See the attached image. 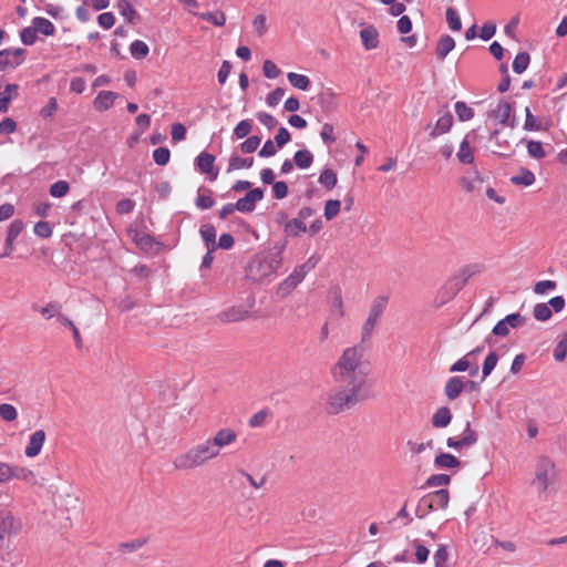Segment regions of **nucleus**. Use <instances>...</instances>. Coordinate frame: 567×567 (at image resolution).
<instances>
[{"instance_id":"1","label":"nucleus","mask_w":567,"mask_h":567,"mask_svg":"<svg viewBox=\"0 0 567 567\" xmlns=\"http://www.w3.org/2000/svg\"><path fill=\"white\" fill-rule=\"evenodd\" d=\"M369 372V362L364 360L361 346L346 348L331 368V375L337 383L362 390Z\"/></svg>"},{"instance_id":"2","label":"nucleus","mask_w":567,"mask_h":567,"mask_svg":"<svg viewBox=\"0 0 567 567\" xmlns=\"http://www.w3.org/2000/svg\"><path fill=\"white\" fill-rule=\"evenodd\" d=\"M365 399L363 390L358 386H334L326 393L323 410L328 415H338L351 410Z\"/></svg>"},{"instance_id":"3","label":"nucleus","mask_w":567,"mask_h":567,"mask_svg":"<svg viewBox=\"0 0 567 567\" xmlns=\"http://www.w3.org/2000/svg\"><path fill=\"white\" fill-rule=\"evenodd\" d=\"M284 246L255 255L246 267V275L252 281H261L275 274L282 264Z\"/></svg>"},{"instance_id":"4","label":"nucleus","mask_w":567,"mask_h":567,"mask_svg":"<svg viewBox=\"0 0 567 567\" xmlns=\"http://www.w3.org/2000/svg\"><path fill=\"white\" fill-rule=\"evenodd\" d=\"M217 458L207 439L185 452L177 454L172 464L176 471H190L202 467Z\"/></svg>"},{"instance_id":"5","label":"nucleus","mask_w":567,"mask_h":567,"mask_svg":"<svg viewBox=\"0 0 567 567\" xmlns=\"http://www.w3.org/2000/svg\"><path fill=\"white\" fill-rule=\"evenodd\" d=\"M534 474L535 478L533 484L536 485L540 492H546L557 476L555 462L548 456H539L535 465Z\"/></svg>"},{"instance_id":"6","label":"nucleus","mask_w":567,"mask_h":567,"mask_svg":"<svg viewBox=\"0 0 567 567\" xmlns=\"http://www.w3.org/2000/svg\"><path fill=\"white\" fill-rule=\"evenodd\" d=\"M482 272V266L478 264L466 265L462 269L458 270L453 277L449 279L445 285V289H449L451 292V297H454L458 291H461L467 281Z\"/></svg>"},{"instance_id":"7","label":"nucleus","mask_w":567,"mask_h":567,"mask_svg":"<svg viewBox=\"0 0 567 567\" xmlns=\"http://www.w3.org/2000/svg\"><path fill=\"white\" fill-rule=\"evenodd\" d=\"M23 529L22 519L11 511L0 509V540L6 537H16Z\"/></svg>"},{"instance_id":"8","label":"nucleus","mask_w":567,"mask_h":567,"mask_svg":"<svg viewBox=\"0 0 567 567\" xmlns=\"http://www.w3.org/2000/svg\"><path fill=\"white\" fill-rule=\"evenodd\" d=\"M320 257L318 255L310 256L306 262L297 266L289 277L282 282V287H287L289 290L295 289L319 262Z\"/></svg>"},{"instance_id":"9","label":"nucleus","mask_w":567,"mask_h":567,"mask_svg":"<svg viewBox=\"0 0 567 567\" xmlns=\"http://www.w3.org/2000/svg\"><path fill=\"white\" fill-rule=\"evenodd\" d=\"M457 184L460 185L461 189L466 194H480L483 188L484 176L477 168L473 167L471 169H467L457 179Z\"/></svg>"},{"instance_id":"10","label":"nucleus","mask_w":567,"mask_h":567,"mask_svg":"<svg viewBox=\"0 0 567 567\" xmlns=\"http://www.w3.org/2000/svg\"><path fill=\"white\" fill-rule=\"evenodd\" d=\"M207 441L218 457L223 449L234 444L237 441V433L230 427H223L219 429L213 437H208Z\"/></svg>"},{"instance_id":"11","label":"nucleus","mask_w":567,"mask_h":567,"mask_svg":"<svg viewBox=\"0 0 567 567\" xmlns=\"http://www.w3.org/2000/svg\"><path fill=\"white\" fill-rule=\"evenodd\" d=\"M450 501V493L447 489L442 488L439 489L427 496H424L420 499L417 505V511L421 506H425L426 509H437V508H446Z\"/></svg>"},{"instance_id":"12","label":"nucleus","mask_w":567,"mask_h":567,"mask_svg":"<svg viewBox=\"0 0 567 567\" xmlns=\"http://www.w3.org/2000/svg\"><path fill=\"white\" fill-rule=\"evenodd\" d=\"M250 317L249 310L241 306H231L221 310L217 315V320L221 323H234L240 322Z\"/></svg>"},{"instance_id":"13","label":"nucleus","mask_w":567,"mask_h":567,"mask_svg":"<svg viewBox=\"0 0 567 567\" xmlns=\"http://www.w3.org/2000/svg\"><path fill=\"white\" fill-rule=\"evenodd\" d=\"M477 434L471 427V423L466 422L465 430L463 435L460 439L449 437L446 440V445L454 450H462L464 447H470L476 444Z\"/></svg>"},{"instance_id":"14","label":"nucleus","mask_w":567,"mask_h":567,"mask_svg":"<svg viewBox=\"0 0 567 567\" xmlns=\"http://www.w3.org/2000/svg\"><path fill=\"white\" fill-rule=\"evenodd\" d=\"M24 53L25 50L21 48L0 51V71L20 65L24 60Z\"/></svg>"},{"instance_id":"15","label":"nucleus","mask_w":567,"mask_h":567,"mask_svg":"<svg viewBox=\"0 0 567 567\" xmlns=\"http://www.w3.org/2000/svg\"><path fill=\"white\" fill-rule=\"evenodd\" d=\"M262 197L264 192L261 188H254L249 190L243 198L237 200V210L241 213H251L256 207V203L261 200Z\"/></svg>"},{"instance_id":"16","label":"nucleus","mask_w":567,"mask_h":567,"mask_svg":"<svg viewBox=\"0 0 567 567\" xmlns=\"http://www.w3.org/2000/svg\"><path fill=\"white\" fill-rule=\"evenodd\" d=\"M23 221L20 219H14L8 227L7 238L4 243V251L0 254V258H4L10 256L13 250V241L23 230Z\"/></svg>"},{"instance_id":"17","label":"nucleus","mask_w":567,"mask_h":567,"mask_svg":"<svg viewBox=\"0 0 567 567\" xmlns=\"http://www.w3.org/2000/svg\"><path fill=\"white\" fill-rule=\"evenodd\" d=\"M45 439L47 434L43 430H37L32 433L24 450L25 456L30 458L38 456L42 450Z\"/></svg>"},{"instance_id":"18","label":"nucleus","mask_w":567,"mask_h":567,"mask_svg":"<svg viewBox=\"0 0 567 567\" xmlns=\"http://www.w3.org/2000/svg\"><path fill=\"white\" fill-rule=\"evenodd\" d=\"M215 156L206 152L200 153L196 157V165L198 169L204 174H209L210 179H216L218 171L214 168Z\"/></svg>"},{"instance_id":"19","label":"nucleus","mask_w":567,"mask_h":567,"mask_svg":"<svg viewBox=\"0 0 567 567\" xmlns=\"http://www.w3.org/2000/svg\"><path fill=\"white\" fill-rule=\"evenodd\" d=\"M360 39L365 50H373L379 47V32L373 25H365L360 31Z\"/></svg>"},{"instance_id":"20","label":"nucleus","mask_w":567,"mask_h":567,"mask_svg":"<svg viewBox=\"0 0 567 567\" xmlns=\"http://www.w3.org/2000/svg\"><path fill=\"white\" fill-rule=\"evenodd\" d=\"M465 388V382L460 377L450 378L444 386V393L449 400L453 401L460 396Z\"/></svg>"},{"instance_id":"21","label":"nucleus","mask_w":567,"mask_h":567,"mask_svg":"<svg viewBox=\"0 0 567 567\" xmlns=\"http://www.w3.org/2000/svg\"><path fill=\"white\" fill-rule=\"evenodd\" d=\"M11 473V480H20L30 485H35L38 483L35 473L28 467L12 465Z\"/></svg>"},{"instance_id":"22","label":"nucleus","mask_w":567,"mask_h":567,"mask_svg":"<svg viewBox=\"0 0 567 567\" xmlns=\"http://www.w3.org/2000/svg\"><path fill=\"white\" fill-rule=\"evenodd\" d=\"M117 96L118 94L112 91L100 92L94 99V109L100 112L109 110L114 104Z\"/></svg>"},{"instance_id":"23","label":"nucleus","mask_w":567,"mask_h":567,"mask_svg":"<svg viewBox=\"0 0 567 567\" xmlns=\"http://www.w3.org/2000/svg\"><path fill=\"white\" fill-rule=\"evenodd\" d=\"M452 420V413L447 406L439 408L432 416V425L436 429L446 427Z\"/></svg>"},{"instance_id":"24","label":"nucleus","mask_w":567,"mask_h":567,"mask_svg":"<svg viewBox=\"0 0 567 567\" xmlns=\"http://www.w3.org/2000/svg\"><path fill=\"white\" fill-rule=\"evenodd\" d=\"M455 48V41L454 39L449 35L444 34L440 38L436 44V56L439 60H444L446 55Z\"/></svg>"},{"instance_id":"25","label":"nucleus","mask_w":567,"mask_h":567,"mask_svg":"<svg viewBox=\"0 0 567 567\" xmlns=\"http://www.w3.org/2000/svg\"><path fill=\"white\" fill-rule=\"evenodd\" d=\"M512 112V106L506 101H499L494 109L491 110V116L499 123H505Z\"/></svg>"},{"instance_id":"26","label":"nucleus","mask_w":567,"mask_h":567,"mask_svg":"<svg viewBox=\"0 0 567 567\" xmlns=\"http://www.w3.org/2000/svg\"><path fill=\"white\" fill-rule=\"evenodd\" d=\"M200 236L205 243V246L209 252L216 249V229L213 225L206 224L200 227Z\"/></svg>"},{"instance_id":"27","label":"nucleus","mask_w":567,"mask_h":567,"mask_svg":"<svg viewBox=\"0 0 567 567\" xmlns=\"http://www.w3.org/2000/svg\"><path fill=\"white\" fill-rule=\"evenodd\" d=\"M389 298L386 296L375 297L370 306L369 316L381 320L383 312L386 309Z\"/></svg>"},{"instance_id":"28","label":"nucleus","mask_w":567,"mask_h":567,"mask_svg":"<svg viewBox=\"0 0 567 567\" xmlns=\"http://www.w3.org/2000/svg\"><path fill=\"white\" fill-rule=\"evenodd\" d=\"M389 298L386 296L375 297L370 306L369 316L381 320L383 312L386 309Z\"/></svg>"},{"instance_id":"29","label":"nucleus","mask_w":567,"mask_h":567,"mask_svg":"<svg viewBox=\"0 0 567 567\" xmlns=\"http://www.w3.org/2000/svg\"><path fill=\"white\" fill-rule=\"evenodd\" d=\"M18 89L17 84H8L4 90L0 92V112L8 111L10 101L18 95Z\"/></svg>"},{"instance_id":"30","label":"nucleus","mask_w":567,"mask_h":567,"mask_svg":"<svg viewBox=\"0 0 567 567\" xmlns=\"http://www.w3.org/2000/svg\"><path fill=\"white\" fill-rule=\"evenodd\" d=\"M307 230L305 221L293 218L285 223L284 231L287 236L298 237Z\"/></svg>"},{"instance_id":"31","label":"nucleus","mask_w":567,"mask_h":567,"mask_svg":"<svg viewBox=\"0 0 567 567\" xmlns=\"http://www.w3.org/2000/svg\"><path fill=\"white\" fill-rule=\"evenodd\" d=\"M380 320L377 319V318H373L371 316L368 315L365 321L363 322L362 324V328H361V343H367L371 340L373 333H374V330L377 328V326L379 324Z\"/></svg>"},{"instance_id":"32","label":"nucleus","mask_w":567,"mask_h":567,"mask_svg":"<svg viewBox=\"0 0 567 567\" xmlns=\"http://www.w3.org/2000/svg\"><path fill=\"white\" fill-rule=\"evenodd\" d=\"M511 182L517 186H530L535 183V175L533 172L526 168H520L518 174L511 177Z\"/></svg>"},{"instance_id":"33","label":"nucleus","mask_w":567,"mask_h":567,"mask_svg":"<svg viewBox=\"0 0 567 567\" xmlns=\"http://www.w3.org/2000/svg\"><path fill=\"white\" fill-rule=\"evenodd\" d=\"M434 464L441 468H455L461 466V461L450 453H441L435 457Z\"/></svg>"},{"instance_id":"34","label":"nucleus","mask_w":567,"mask_h":567,"mask_svg":"<svg viewBox=\"0 0 567 567\" xmlns=\"http://www.w3.org/2000/svg\"><path fill=\"white\" fill-rule=\"evenodd\" d=\"M453 124V116L450 112H444L436 121V125L433 130L432 135L437 136L440 134L446 133L450 131Z\"/></svg>"},{"instance_id":"35","label":"nucleus","mask_w":567,"mask_h":567,"mask_svg":"<svg viewBox=\"0 0 567 567\" xmlns=\"http://www.w3.org/2000/svg\"><path fill=\"white\" fill-rule=\"evenodd\" d=\"M33 27L37 30V33L40 32L44 35H53L55 32L54 24L47 18L37 17L32 21Z\"/></svg>"},{"instance_id":"36","label":"nucleus","mask_w":567,"mask_h":567,"mask_svg":"<svg viewBox=\"0 0 567 567\" xmlns=\"http://www.w3.org/2000/svg\"><path fill=\"white\" fill-rule=\"evenodd\" d=\"M456 157L462 164L473 165L475 159L474 148L471 144H461Z\"/></svg>"},{"instance_id":"37","label":"nucleus","mask_w":567,"mask_h":567,"mask_svg":"<svg viewBox=\"0 0 567 567\" xmlns=\"http://www.w3.org/2000/svg\"><path fill=\"white\" fill-rule=\"evenodd\" d=\"M287 78L289 83L298 90L306 91L310 85V79L307 75L289 72Z\"/></svg>"},{"instance_id":"38","label":"nucleus","mask_w":567,"mask_h":567,"mask_svg":"<svg viewBox=\"0 0 567 567\" xmlns=\"http://www.w3.org/2000/svg\"><path fill=\"white\" fill-rule=\"evenodd\" d=\"M454 111L461 122L470 121L474 117V110L465 102L458 101L454 105Z\"/></svg>"},{"instance_id":"39","label":"nucleus","mask_w":567,"mask_h":567,"mask_svg":"<svg viewBox=\"0 0 567 567\" xmlns=\"http://www.w3.org/2000/svg\"><path fill=\"white\" fill-rule=\"evenodd\" d=\"M130 52L133 58L142 60L148 54L150 48L144 41L135 40L131 43Z\"/></svg>"},{"instance_id":"40","label":"nucleus","mask_w":567,"mask_h":567,"mask_svg":"<svg viewBox=\"0 0 567 567\" xmlns=\"http://www.w3.org/2000/svg\"><path fill=\"white\" fill-rule=\"evenodd\" d=\"M254 164L252 157H240L233 155L229 159L228 171H236L241 168H249Z\"/></svg>"},{"instance_id":"41","label":"nucleus","mask_w":567,"mask_h":567,"mask_svg":"<svg viewBox=\"0 0 567 567\" xmlns=\"http://www.w3.org/2000/svg\"><path fill=\"white\" fill-rule=\"evenodd\" d=\"M61 310H62L61 303H59L58 301H50L47 306L42 307L39 311L44 319L49 320L54 317L58 318Z\"/></svg>"},{"instance_id":"42","label":"nucleus","mask_w":567,"mask_h":567,"mask_svg":"<svg viewBox=\"0 0 567 567\" xmlns=\"http://www.w3.org/2000/svg\"><path fill=\"white\" fill-rule=\"evenodd\" d=\"M312 159L313 156L308 150L298 151L293 156V162L299 168H308Z\"/></svg>"},{"instance_id":"43","label":"nucleus","mask_w":567,"mask_h":567,"mask_svg":"<svg viewBox=\"0 0 567 567\" xmlns=\"http://www.w3.org/2000/svg\"><path fill=\"white\" fill-rule=\"evenodd\" d=\"M446 21H447L450 29L453 32L461 31V29H462L461 18H460L457 11L452 7L446 9Z\"/></svg>"},{"instance_id":"44","label":"nucleus","mask_w":567,"mask_h":567,"mask_svg":"<svg viewBox=\"0 0 567 567\" xmlns=\"http://www.w3.org/2000/svg\"><path fill=\"white\" fill-rule=\"evenodd\" d=\"M337 174L330 168L323 169L319 176V183L327 189H332L337 185Z\"/></svg>"},{"instance_id":"45","label":"nucleus","mask_w":567,"mask_h":567,"mask_svg":"<svg viewBox=\"0 0 567 567\" xmlns=\"http://www.w3.org/2000/svg\"><path fill=\"white\" fill-rule=\"evenodd\" d=\"M529 61L530 58L527 52H519L515 56L513 62L514 72H516L517 74H522L528 68Z\"/></svg>"},{"instance_id":"46","label":"nucleus","mask_w":567,"mask_h":567,"mask_svg":"<svg viewBox=\"0 0 567 567\" xmlns=\"http://www.w3.org/2000/svg\"><path fill=\"white\" fill-rule=\"evenodd\" d=\"M117 9L125 20L131 23L134 22L137 13L127 0H120L117 3Z\"/></svg>"},{"instance_id":"47","label":"nucleus","mask_w":567,"mask_h":567,"mask_svg":"<svg viewBox=\"0 0 567 567\" xmlns=\"http://www.w3.org/2000/svg\"><path fill=\"white\" fill-rule=\"evenodd\" d=\"M198 17L202 20L208 21L216 27H223L226 23V17L223 12H205L199 13Z\"/></svg>"},{"instance_id":"48","label":"nucleus","mask_w":567,"mask_h":567,"mask_svg":"<svg viewBox=\"0 0 567 567\" xmlns=\"http://www.w3.org/2000/svg\"><path fill=\"white\" fill-rule=\"evenodd\" d=\"M0 417L3 421L12 422V421L17 420L18 411L12 404L2 403V404H0Z\"/></svg>"},{"instance_id":"49","label":"nucleus","mask_w":567,"mask_h":567,"mask_svg":"<svg viewBox=\"0 0 567 567\" xmlns=\"http://www.w3.org/2000/svg\"><path fill=\"white\" fill-rule=\"evenodd\" d=\"M341 203L338 199H329L324 205V217L328 220L333 219L340 212Z\"/></svg>"},{"instance_id":"50","label":"nucleus","mask_w":567,"mask_h":567,"mask_svg":"<svg viewBox=\"0 0 567 567\" xmlns=\"http://www.w3.org/2000/svg\"><path fill=\"white\" fill-rule=\"evenodd\" d=\"M497 361H498V357H497L496 352L492 351L491 353L487 354V357L484 360L483 369H482L484 379L487 378L492 373V371L494 370V368L497 364Z\"/></svg>"},{"instance_id":"51","label":"nucleus","mask_w":567,"mask_h":567,"mask_svg":"<svg viewBox=\"0 0 567 567\" xmlns=\"http://www.w3.org/2000/svg\"><path fill=\"white\" fill-rule=\"evenodd\" d=\"M69 189H70V186H69L68 182L58 181L51 185L50 195L52 197L60 198V197L65 196L68 194Z\"/></svg>"},{"instance_id":"52","label":"nucleus","mask_w":567,"mask_h":567,"mask_svg":"<svg viewBox=\"0 0 567 567\" xmlns=\"http://www.w3.org/2000/svg\"><path fill=\"white\" fill-rule=\"evenodd\" d=\"M269 416V411L264 409L255 413L248 421L250 427L256 429L262 426Z\"/></svg>"},{"instance_id":"53","label":"nucleus","mask_w":567,"mask_h":567,"mask_svg":"<svg viewBox=\"0 0 567 567\" xmlns=\"http://www.w3.org/2000/svg\"><path fill=\"white\" fill-rule=\"evenodd\" d=\"M533 315L539 321H546L551 317V310L547 303H537L534 307Z\"/></svg>"},{"instance_id":"54","label":"nucleus","mask_w":567,"mask_h":567,"mask_svg":"<svg viewBox=\"0 0 567 567\" xmlns=\"http://www.w3.org/2000/svg\"><path fill=\"white\" fill-rule=\"evenodd\" d=\"M171 152L167 147H158L153 152V158L157 165H166L169 162Z\"/></svg>"},{"instance_id":"55","label":"nucleus","mask_w":567,"mask_h":567,"mask_svg":"<svg viewBox=\"0 0 567 567\" xmlns=\"http://www.w3.org/2000/svg\"><path fill=\"white\" fill-rule=\"evenodd\" d=\"M251 131V123L250 121L248 120H244V121H240L235 130H234V135L236 136V138L238 140H241L244 137H246Z\"/></svg>"},{"instance_id":"56","label":"nucleus","mask_w":567,"mask_h":567,"mask_svg":"<svg viewBox=\"0 0 567 567\" xmlns=\"http://www.w3.org/2000/svg\"><path fill=\"white\" fill-rule=\"evenodd\" d=\"M450 481L451 477L446 474H434L427 478L426 485L430 487L444 486L447 485Z\"/></svg>"},{"instance_id":"57","label":"nucleus","mask_w":567,"mask_h":567,"mask_svg":"<svg viewBox=\"0 0 567 567\" xmlns=\"http://www.w3.org/2000/svg\"><path fill=\"white\" fill-rule=\"evenodd\" d=\"M20 38L25 45H32L37 39L35 28L33 25L24 28L20 33Z\"/></svg>"},{"instance_id":"58","label":"nucleus","mask_w":567,"mask_h":567,"mask_svg":"<svg viewBox=\"0 0 567 567\" xmlns=\"http://www.w3.org/2000/svg\"><path fill=\"white\" fill-rule=\"evenodd\" d=\"M262 71L265 76L268 79H276L280 74L279 68L271 60H266L264 62Z\"/></svg>"},{"instance_id":"59","label":"nucleus","mask_w":567,"mask_h":567,"mask_svg":"<svg viewBox=\"0 0 567 567\" xmlns=\"http://www.w3.org/2000/svg\"><path fill=\"white\" fill-rule=\"evenodd\" d=\"M504 320L507 323L509 330L518 328V327H522L526 322L525 317H523L518 312L517 313H511V315L506 316L504 318Z\"/></svg>"},{"instance_id":"60","label":"nucleus","mask_w":567,"mask_h":567,"mask_svg":"<svg viewBox=\"0 0 567 567\" xmlns=\"http://www.w3.org/2000/svg\"><path fill=\"white\" fill-rule=\"evenodd\" d=\"M449 558V553L445 546H440L434 554V565L435 567H447L446 561Z\"/></svg>"},{"instance_id":"61","label":"nucleus","mask_w":567,"mask_h":567,"mask_svg":"<svg viewBox=\"0 0 567 567\" xmlns=\"http://www.w3.org/2000/svg\"><path fill=\"white\" fill-rule=\"evenodd\" d=\"M252 25L255 28L256 33L258 37H262L267 32V19L264 14H258L255 17L252 21Z\"/></svg>"},{"instance_id":"62","label":"nucleus","mask_w":567,"mask_h":567,"mask_svg":"<svg viewBox=\"0 0 567 567\" xmlns=\"http://www.w3.org/2000/svg\"><path fill=\"white\" fill-rule=\"evenodd\" d=\"M97 22L103 29H111L115 24V17L112 12H103L97 17Z\"/></svg>"},{"instance_id":"63","label":"nucleus","mask_w":567,"mask_h":567,"mask_svg":"<svg viewBox=\"0 0 567 567\" xmlns=\"http://www.w3.org/2000/svg\"><path fill=\"white\" fill-rule=\"evenodd\" d=\"M34 233L41 238H49L52 235V228L48 221H38L34 225Z\"/></svg>"},{"instance_id":"64","label":"nucleus","mask_w":567,"mask_h":567,"mask_svg":"<svg viewBox=\"0 0 567 567\" xmlns=\"http://www.w3.org/2000/svg\"><path fill=\"white\" fill-rule=\"evenodd\" d=\"M272 193H274V196L275 198L277 199H282L287 196L288 194V186L285 182L280 181V182H275L272 184Z\"/></svg>"}]
</instances>
